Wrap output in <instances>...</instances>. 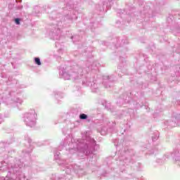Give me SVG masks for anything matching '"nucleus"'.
<instances>
[{
    "instance_id": "2",
    "label": "nucleus",
    "mask_w": 180,
    "mask_h": 180,
    "mask_svg": "<svg viewBox=\"0 0 180 180\" xmlns=\"http://www.w3.org/2000/svg\"><path fill=\"white\" fill-rule=\"evenodd\" d=\"M88 117V116L85 114H82L79 115V118L82 119V120H85Z\"/></svg>"
},
{
    "instance_id": "1",
    "label": "nucleus",
    "mask_w": 180,
    "mask_h": 180,
    "mask_svg": "<svg viewBox=\"0 0 180 180\" xmlns=\"http://www.w3.org/2000/svg\"><path fill=\"white\" fill-rule=\"evenodd\" d=\"M35 63L37 65H41V62H40V58H35Z\"/></svg>"
},
{
    "instance_id": "3",
    "label": "nucleus",
    "mask_w": 180,
    "mask_h": 180,
    "mask_svg": "<svg viewBox=\"0 0 180 180\" xmlns=\"http://www.w3.org/2000/svg\"><path fill=\"white\" fill-rule=\"evenodd\" d=\"M15 22L16 23V25H20V20L19 18H15Z\"/></svg>"
}]
</instances>
